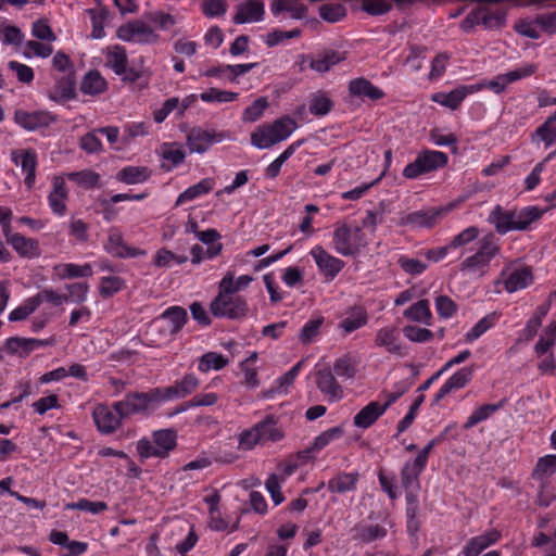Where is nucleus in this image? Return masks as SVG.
<instances>
[{
  "instance_id": "nucleus-1",
  "label": "nucleus",
  "mask_w": 556,
  "mask_h": 556,
  "mask_svg": "<svg viewBox=\"0 0 556 556\" xmlns=\"http://www.w3.org/2000/svg\"><path fill=\"white\" fill-rule=\"evenodd\" d=\"M543 210L536 206L523 207L519 212L505 211L502 206L496 205L491 212L489 220L494 224L498 233H506L510 230H526L530 224L540 219Z\"/></svg>"
},
{
  "instance_id": "nucleus-37",
  "label": "nucleus",
  "mask_w": 556,
  "mask_h": 556,
  "mask_svg": "<svg viewBox=\"0 0 556 556\" xmlns=\"http://www.w3.org/2000/svg\"><path fill=\"white\" fill-rule=\"evenodd\" d=\"M10 242L22 256L33 257L38 255V244L37 241L33 239H27L20 233H15L10 238Z\"/></svg>"
},
{
  "instance_id": "nucleus-64",
  "label": "nucleus",
  "mask_w": 556,
  "mask_h": 556,
  "mask_svg": "<svg viewBox=\"0 0 556 556\" xmlns=\"http://www.w3.org/2000/svg\"><path fill=\"white\" fill-rule=\"evenodd\" d=\"M8 66L10 70H12L16 74L20 81L25 83V84H29L30 81H33L34 71L31 67H29L25 64L18 63L16 61H10Z\"/></svg>"
},
{
  "instance_id": "nucleus-3",
  "label": "nucleus",
  "mask_w": 556,
  "mask_h": 556,
  "mask_svg": "<svg viewBox=\"0 0 556 556\" xmlns=\"http://www.w3.org/2000/svg\"><path fill=\"white\" fill-rule=\"evenodd\" d=\"M177 445V433L173 429H161L152 433V440L141 439L137 443V452L141 458L168 456Z\"/></svg>"
},
{
  "instance_id": "nucleus-58",
  "label": "nucleus",
  "mask_w": 556,
  "mask_h": 556,
  "mask_svg": "<svg viewBox=\"0 0 556 556\" xmlns=\"http://www.w3.org/2000/svg\"><path fill=\"white\" fill-rule=\"evenodd\" d=\"M392 4L388 0H364L363 9L370 15H381L389 12Z\"/></svg>"
},
{
  "instance_id": "nucleus-51",
  "label": "nucleus",
  "mask_w": 556,
  "mask_h": 556,
  "mask_svg": "<svg viewBox=\"0 0 556 556\" xmlns=\"http://www.w3.org/2000/svg\"><path fill=\"white\" fill-rule=\"evenodd\" d=\"M162 157L164 160H167V161H170L172 162V165H165V164H162V168L169 172L173 166H177L179 164H181L185 160V152L179 150V149H172V144H168V143H165L163 147H162Z\"/></svg>"
},
{
  "instance_id": "nucleus-59",
  "label": "nucleus",
  "mask_w": 556,
  "mask_h": 556,
  "mask_svg": "<svg viewBox=\"0 0 556 556\" xmlns=\"http://www.w3.org/2000/svg\"><path fill=\"white\" fill-rule=\"evenodd\" d=\"M494 323V316L488 315L483 317L481 320H479L472 329L467 332L466 340L471 342L476 339H478L480 336H482L488 329H490L493 326Z\"/></svg>"
},
{
  "instance_id": "nucleus-60",
  "label": "nucleus",
  "mask_w": 556,
  "mask_h": 556,
  "mask_svg": "<svg viewBox=\"0 0 556 556\" xmlns=\"http://www.w3.org/2000/svg\"><path fill=\"white\" fill-rule=\"evenodd\" d=\"M384 214V204L381 202L376 210H369L366 213V217L363 219V227L371 228L374 232L378 224L382 223Z\"/></svg>"
},
{
  "instance_id": "nucleus-35",
  "label": "nucleus",
  "mask_w": 556,
  "mask_h": 556,
  "mask_svg": "<svg viewBox=\"0 0 556 556\" xmlns=\"http://www.w3.org/2000/svg\"><path fill=\"white\" fill-rule=\"evenodd\" d=\"M404 317L413 321H424L429 325L431 312L428 300H419L403 313Z\"/></svg>"
},
{
  "instance_id": "nucleus-54",
  "label": "nucleus",
  "mask_w": 556,
  "mask_h": 556,
  "mask_svg": "<svg viewBox=\"0 0 556 556\" xmlns=\"http://www.w3.org/2000/svg\"><path fill=\"white\" fill-rule=\"evenodd\" d=\"M296 147V144H291L275 161H273L266 168V176L269 178L277 177L282 164L294 153Z\"/></svg>"
},
{
  "instance_id": "nucleus-6",
  "label": "nucleus",
  "mask_w": 556,
  "mask_h": 556,
  "mask_svg": "<svg viewBox=\"0 0 556 556\" xmlns=\"http://www.w3.org/2000/svg\"><path fill=\"white\" fill-rule=\"evenodd\" d=\"M447 164V155L440 151L425 150L420 152L414 162L405 166L403 176L415 179L420 175L434 172Z\"/></svg>"
},
{
  "instance_id": "nucleus-7",
  "label": "nucleus",
  "mask_w": 556,
  "mask_h": 556,
  "mask_svg": "<svg viewBox=\"0 0 556 556\" xmlns=\"http://www.w3.org/2000/svg\"><path fill=\"white\" fill-rule=\"evenodd\" d=\"M500 248L492 235L483 238L480 249L462 263V270H484L490 261L498 253Z\"/></svg>"
},
{
  "instance_id": "nucleus-38",
  "label": "nucleus",
  "mask_w": 556,
  "mask_h": 556,
  "mask_svg": "<svg viewBox=\"0 0 556 556\" xmlns=\"http://www.w3.org/2000/svg\"><path fill=\"white\" fill-rule=\"evenodd\" d=\"M106 65L110 66L116 75H123L126 72L127 55L122 47H114L106 54Z\"/></svg>"
},
{
  "instance_id": "nucleus-50",
  "label": "nucleus",
  "mask_w": 556,
  "mask_h": 556,
  "mask_svg": "<svg viewBox=\"0 0 556 556\" xmlns=\"http://www.w3.org/2000/svg\"><path fill=\"white\" fill-rule=\"evenodd\" d=\"M66 509H76L89 511L92 514H99L103 510L108 509V505L105 502H91L89 500L83 498L76 503H68L65 505Z\"/></svg>"
},
{
  "instance_id": "nucleus-55",
  "label": "nucleus",
  "mask_w": 556,
  "mask_h": 556,
  "mask_svg": "<svg viewBox=\"0 0 556 556\" xmlns=\"http://www.w3.org/2000/svg\"><path fill=\"white\" fill-rule=\"evenodd\" d=\"M404 336L413 342H427L433 338V333L427 328H419L416 326H405L403 328Z\"/></svg>"
},
{
  "instance_id": "nucleus-32",
  "label": "nucleus",
  "mask_w": 556,
  "mask_h": 556,
  "mask_svg": "<svg viewBox=\"0 0 556 556\" xmlns=\"http://www.w3.org/2000/svg\"><path fill=\"white\" fill-rule=\"evenodd\" d=\"M252 280L253 278L249 275L240 276L237 280H235L233 274L228 271L220 280L218 289L224 293L236 294L238 291L247 288Z\"/></svg>"
},
{
  "instance_id": "nucleus-13",
  "label": "nucleus",
  "mask_w": 556,
  "mask_h": 556,
  "mask_svg": "<svg viewBox=\"0 0 556 556\" xmlns=\"http://www.w3.org/2000/svg\"><path fill=\"white\" fill-rule=\"evenodd\" d=\"M53 119L50 113L43 111L28 112L25 110H16L14 113L15 123L29 131L48 127Z\"/></svg>"
},
{
  "instance_id": "nucleus-49",
  "label": "nucleus",
  "mask_w": 556,
  "mask_h": 556,
  "mask_svg": "<svg viewBox=\"0 0 556 556\" xmlns=\"http://www.w3.org/2000/svg\"><path fill=\"white\" fill-rule=\"evenodd\" d=\"M421 471L410 466V463H407L403 466L401 471V481L403 488L408 491L410 489H418V476Z\"/></svg>"
},
{
  "instance_id": "nucleus-23",
  "label": "nucleus",
  "mask_w": 556,
  "mask_h": 556,
  "mask_svg": "<svg viewBox=\"0 0 556 556\" xmlns=\"http://www.w3.org/2000/svg\"><path fill=\"white\" fill-rule=\"evenodd\" d=\"M382 414L383 410L381 409L380 404L378 402H370L354 416V426L367 429L374 425Z\"/></svg>"
},
{
  "instance_id": "nucleus-5",
  "label": "nucleus",
  "mask_w": 556,
  "mask_h": 556,
  "mask_svg": "<svg viewBox=\"0 0 556 556\" xmlns=\"http://www.w3.org/2000/svg\"><path fill=\"white\" fill-rule=\"evenodd\" d=\"M210 311L215 317L239 319L247 316L248 304L242 296L224 293L218 289V294L210 304Z\"/></svg>"
},
{
  "instance_id": "nucleus-21",
  "label": "nucleus",
  "mask_w": 556,
  "mask_h": 556,
  "mask_svg": "<svg viewBox=\"0 0 556 556\" xmlns=\"http://www.w3.org/2000/svg\"><path fill=\"white\" fill-rule=\"evenodd\" d=\"M472 91V87L458 86L448 92H438L432 96V100L451 110L459 106L466 96Z\"/></svg>"
},
{
  "instance_id": "nucleus-19",
  "label": "nucleus",
  "mask_w": 556,
  "mask_h": 556,
  "mask_svg": "<svg viewBox=\"0 0 556 556\" xmlns=\"http://www.w3.org/2000/svg\"><path fill=\"white\" fill-rule=\"evenodd\" d=\"M264 5L254 0L247 1L238 7V12L233 16L236 24H243L249 22H258L263 18Z\"/></svg>"
},
{
  "instance_id": "nucleus-48",
  "label": "nucleus",
  "mask_w": 556,
  "mask_h": 556,
  "mask_svg": "<svg viewBox=\"0 0 556 556\" xmlns=\"http://www.w3.org/2000/svg\"><path fill=\"white\" fill-rule=\"evenodd\" d=\"M386 534L387 530L383 527L374 525L359 528L356 538L363 543H369L386 536Z\"/></svg>"
},
{
  "instance_id": "nucleus-10",
  "label": "nucleus",
  "mask_w": 556,
  "mask_h": 556,
  "mask_svg": "<svg viewBox=\"0 0 556 556\" xmlns=\"http://www.w3.org/2000/svg\"><path fill=\"white\" fill-rule=\"evenodd\" d=\"M117 36L124 41H134L138 43H150L157 39L152 28L140 21L130 22L123 25L117 30Z\"/></svg>"
},
{
  "instance_id": "nucleus-52",
  "label": "nucleus",
  "mask_w": 556,
  "mask_h": 556,
  "mask_svg": "<svg viewBox=\"0 0 556 556\" xmlns=\"http://www.w3.org/2000/svg\"><path fill=\"white\" fill-rule=\"evenodd\" d=\"M268 102L266 98L256 99L250 106H248L242 115L245 122H255L258 119L264 111L267 109Z\"/></svg>"
},
{
  "instance_id": "nucleus-8",
  "label": "nucleus",
  "mask_w": 556,
  "mask_h": 556,
  "mask_svg": "<svg viewBox=\"0 0 556 556\" xmlns=\"http://www.w3.org/2000/svg\"><path fill=\"white\" fill-rule=\"evenodd\" d=\"M314 377L317 389L329 402H338L343 399V388L338 382L330 367L316 370Z\"/></svg>"
},
{
  "instance_id": "nucleus-2",
  "label": "nucleus",
  "mask_w": 556,
  "mask_h": 556,
  "mask_svg": "<svg viewBox=\"0 0 556 556\" xmlns=\"http://www.w3.org/2000/svg\"><path fill=\"white\" fill-rule=\"evenodd\" d=\"M162 400H164L163 391L160 388H155L149 392L128 393L124 400L115 402L113 408L121 417L125 418L153 409L155 404Z\"/></svg>"
},
{
  "instance_id": "nucleus-41",
  "label": "nucleus",
  "mask_w": 556,
  "mask_h": 556,
  "mask_svg": "<svg viewBox=\"0 0 556 556\" xmlns=\"http://www.w3.org/2000/svg\"><path fill=\"white\" fill-rule=\"evenodd\" d=\"M367 323V314L361 308L356 307L352 311L351 315L345 317L340 323V328H342L345 332H352Z\"/></svg>"
},
{
  "instance_id": "nucleus-53",
  "label": "nucleus",
  "mask_w": 556,
  "mask_h": 556,
  "mask_svg": "<svg viewBox=\"0 0 556 556\" xmlns=\"http://www.w3.org/2000/svg\"><path fill=\"white\" fill-rule=\"evenodd\" d=\"M67 177L70 180L87 188L96 186L100 178L99 174L89 169L70 173Z\"/></svg>"
},
{
  "instance_id": "nucleus-15",
  "label": "nucleus",
  "mask_w": 556,
  "mask_h": 556,
  "mask_svg": "<svg viewBox=\"0 0 556 556\" xmlns=\"http://www.w3.org/2000/svg\"><path fill=\"white\" fill-rule=\"evenodd\" d=\"M123 418L117 413L114 414L109 407L102 405L98 406L93 412L94 422L103 433L114 432L121 426Z\"/></svg>"
},
{
  "instance_id": "nucleus-18",
  "label": "nucleus",
  "mask_w": 556,
  "mask_h": 556,
  "mask_svg": "<svg viewBox=\"0 0 556 556\" xmlns=\"http://www.w3.org/2000/svg\"><path fill=\"white\" fill-rule=\"evenodd\" d=\"M500 538V531L492 529L481 535L472 538L464 547L463 553L465 556H479L482 551L496 543Z\"/></svg>"
},
{
  "instance_id": "nucleus-11",
  "label": "nucleus",
  "mask_w": 556,
  "mask_h": 556,
  "mask_svg": "<svg viewBox=\"0 0 556 556\" xmlns=\"http://www.w3.org/2000/svg\"><path fill=\"white\" fill-rule=\"evenodd\" d=\"M296 128V123L288 117H281L273 124L262 126L251 135V139H287Z\"/></svg>"
},
{
  "instance_id": "nucleus-4",
  "label": "nucleus",
  "mask_w": 556,
  "mask_h": 556,
  "mask_svg": "<svg viewBox=\"0 0 556 556\" xmlns=\"http://www.w3.org/2000/svg\"><path fill=\"white\" fill-rule=\"evenodd\" d=\"M333 248L342 256H355L367 245L359 227L351 228L346 224L338 225L332 235Z\"/></svg>"
},
{
  "instance_id": "nucleus-22",
  "label": "nucleus",
  "mask_w": 556,
  "mask_h": 556,
  "mask_svg": "<svg viewBox=\"0 0 556 556\" xmlns=\"http://www.w3.org/2000/svg\"><path fill=\"white\" fill-rule=\"evenodd\" d=\"M255 430H257L261 443L267 441L277 442L285 437L283 431L277 427V420L273 415H268L265 419L257 422Z\"/></svg>"
},
{
  "instance_id": "nucleus-40",
  "label": "nucleus",
  "mask_w": 556,
  "mask_h": 556,
  "mask_svg": "<svg viewBox=\"0 0 556 556\" xmlns=\"http://www.w3.org/2000/svg\"><path fill=\"white\" fill-rule=\"evenodd\" d=\"M332 101L325 92H316L309 98V112L314 115H326L332 108Z\"/></svg>"
},
{
  "instance_id": "nucleus-43",
  "label": "nucleus",
  "mask_w": 556,
  "mask_h": 556,
  "mask_svg": "<svg viewBox=\"0 0 556 556\" xmlns=\"http://www.w3.org/2000/svg\"><path fill=\"white\" fill-rule=\"evenodd\" d=\"M332 372L339 378L353 379L356 375L355 363L348 355L340 357L334 362Z\"/></svg>"
},
{
  "instance_id": "nucleus-61",
  "label": "nucleus",
  "mask_w": 556,
  "mask_h": 556,
  "mask_svg": "<svg viewBox=\"0 0 556 556\" xmlns=\"http://www.w3.org/2000/svg\"><path fill=\"white\" fill-rule=\"evenodd\" d=\"M435 307L438 314L443 318L453 316L457 308L455 302L447 295H439L435 299Z\"/></svg>"
},
{
  "instance_id": "nucleus-42",
  "label": "nucleus",
  "mask_w": 556,
  "mask_h": 556,
  "mask_svg": "<svg viewBox=\"0 0 556 556\" xmlns=\"http://www.w3.org/2000/svg\"><path fill=\"white\" fill-rule=\"evenodd\" d=\"M376 343L384 346L390 353H401V346L396 343L395 330L392 328L380 329L376 337Z\"/></svg>"
},
{
  "instance_id": "nucleus-26",
  "label": "nucleus",
  "mask_w": 556,
  "mask_h": 556,
  "mask_svg": "<svg viewBox=\"0 0 556 556\" xmlns=\"http://www.w3.org/2000/svg\"><path fill=\"white\" fill-rule=\"evenodd\" d=\"M359 475L357 472H341L328 481V490L332 493H345L354 491Z\"/></svg>"
},
{
  "instance_id": "nucleus-34",
  "label": "nucleus",
  "mask_w": 556,
  "mask_h": 556,
  "mask_svg": "<svg viewBox=\"0 0 556 556\" xmlns=\"http://www.w3.org/2000/svg\"><path fill=\"white\" fill-rule=\"evenodd\" d=\"M213 179L205 178L202 179L200 182L189 187L187 190H185L182 193H180L177 198L176 205H180L185 202L191 201L195 199L197 197L201 194H205L210 192L213 188Z\"/></svg>"
},
{
  "instance_id": "nucleus-25",
  "label": "nucleus",
  "mask_w": 556,
  "mask_h": 556,
  "mask_svg": "<svg viewBox=\"0 0 556 556\" xmlns=\"http://www.w3.org/2000/svg\"><path fill=\"white\" fill-rule=\"evenodd\" d=\"M532 271L529 267L514 269L504 281L505 289L508 292H515L528 287L532 282Z\"/></svg>"
},
{
  "instance_id": "nucleus-31",
  "label": "nucleus",
  "mask_w": 556,
  "mask_h": 556,
  "mask_svg": "<svg viewBox=\"0 0 556 556\" xmlns=\"http://www.w3.org/2000/svg\"><path fill=\"white\" fill-rule=\"evenodd\" d=\"M160 318L167 320L170 325V333L179 332L188 320V313L181 306H170L165 309Z\"/></svg>"
},
{
  "instance_id": "nucleus-29",
  "label": "nucleus",
  "mask_w": 556,
  "mask_h": 556,
  "mask_svg": "<svg viewBox=\"0 0 556 556\" xmlns=\"http://www.w3.org/2000/svg\"><path fill=\"white\" fill-rule=\"evenodd\" d=\"M67 197L65 181L56 177L53 181V190L49 194V204L52 211L59 215H63L66 211V205L64 203Z\"/></svg>"
},
{
  "instance_id": "nucleus-20",
  "label": "nucleus",
  "mask_w": 556,
  "mask_h": 556,
  "mask_svg": "<svg viewBox=\"0 0 556 556\" xmlns=\"http://www.w3.org/2000/svg\"><path fill=\"white\" fill-rule=\"evenodd\" d=\"M48 341L38 339H27L20 337H12L5 341V349L11 354H18L20 356H27L31 351L39 346L47 345Z\"/></svg>"
},
{
  "instance_id": "nucleus-17",
  "label": "nucleus",
  "mask_w": 556,
  "mask_h": 556,
  "mask_svg": "<svg viewBox=\"0 0 556 556\" xmlns=\"http://www.w3.org/2000/svg\"><path fill=\"white\" fill-rule=\"evenodd\" d=\"M105 250L115 257H134L143 253L139 249L128 247L117 230H111Z\"/></svg>"
},
{
  "instance_id": "nucleus-9",
  "label": "nucleus",
  "mask_w": 556,
  "mask_h": 556,
  "mask_svg": "<svg viewBox=\"0 0 556 556\" xmlns=\"http://www.w3.org/2000/svg\"><path fill=\"white\" fill-rule=\"evenodd\" d=\"M447 211V207H431L428 210L413 212L403 215L399 220V225L413 226L419 228H431Z\"/></svg>"
},
{
  "instance_id": "nucleus-63",
  "label": "nucleus",
  "mask_w": 556,
  "mask_h": 556,
  "mask_svg": "<svg viewBox=\"0 0 556 556\" xmlns=\"http://www.w3.org/2000/svg\"><path fill=\"white\" fill-rule=\"evenodd\" d=\"M122 285L123 282L118 277H103L99 292L103 298H109L121 290Z\"/></svg>"
},
{
  "instance_id": "nucleus-27",
  "label": "nucleus",
  "mask_w": 556,
  "mask_h": 556,
  "mask_svg": "<svg viewBox=\"0 0 556 556\" xmlns=\"http://www.w3.org/2000/svg\"><path fill=\"white\" fill-rule=\"evenodd\" d=\"M342 60L343 58L340 53L329 51L319 55L317 59H304L302 62V70H304V65L307 63L309 68L318 73H325Z\"/></svg>"
},
{
  "instance_id": "nucleus-16",
  "label": "nucleus",
  "mask_w": 556,
  "mask_h": 556,
  "mask_svg": "<svg viewBox=\"0 0 556 556\" xmlns=\"http://www.w3.org/2000/svg\"><path fill=\"white\" fill-rule=\"evenodd\" d=\"M472 376V369L469 367H464L457 372H455L448 380L441 387L439 392L435 394L433 403H439L442 399H444L448 393H451L455 389L464 388Z\"/></svg>"
},
{
  "instance_id": "nucleus-36",
  "label": "nucleus",
  "mask_w": 556,
  "mask_h": 556,
  "mask_svg": "<svg viewBox=\"0 0 556 556\" xmlns=\"http://www.w3.org/2000/svg\"><path fill=\"white\" fill-rule=\"evenodd\" d=\"M105 88V79L98 72H89L80 85V90L86 94H98L103 92Z\"/></svg>"
},
{
  "instance_id": "nucleus-45",
  "label": "nucleus",
  "mask_w": 556,
  "mask_h": 556,
  "mask_svg": "<svg viewBox=\"0 0 556 556\" xmlns=\"http://www.w3.org/2000/svg\"><path fill=\"white\" fill-rule=\"evenodd\" d=\"M238 97V93L220 90L217 88H210L208 90L202 92L200 94V98L203 102H217V103H225V102H231L236 100Z\"/></svg>"
},
{
  "instance_id": "nucleus-12",
  "label": "nucleus",
  "mask_w": 556,
  "mask_h": 556,
  "mask_svg": "<svg viewBox=\"0 0 556 556\" xmlns=\"http://www.w3.org/2000/svg\"><path fill=\"white\" fill-rule=\"evenodd\" d=\"M311 255L315 260V263L319 270L330 279H333L343 268L344 262L329 252L323 247L316 245L312 249Z\"/></svg>"
},
{
  "instance_id": "nucleus-47",
  "label": "nucleus",
  "mask_w": 556,
  "mask_h": 556,
  "mask_svg": "<svg viewBox=\"0 0 556 556\" xmlns=\"http://www.w3.org/2000/svg\"><path fill=\"white\" fill-rule=\"evenodd\" d=\"M323 323L324 317H318L305 324L299 336L300 341L303 344L311 343L319 334V329Z\"/></svg>"
},
{
  "instance_id": "nucleus-39",
  "label": "nucleus",
  "mask_w": 556,
  "mask_h": 556,
  "mask_svg": "<svg viewBox=\"0 0 556 556\" xmlns=\"http://www.w3.org/2000/svg\"><path fill=\"white\" fill-rule=\"evenodd\" d=\"M228 359L222 354L208 352L202 355L199 363V369L207 372L211 369L220 370L228 365Z\"/></svg>"
},
{
  "instance_id": "nucleus-24",
  "label": "nucleus",
  "mask_w": 556,
  "mask_h": 556,
  "mask_svg": "<svg viewBox=\"0 0 556 556\" xmlns=\"http://www.w3.org/2000/svg\"><path fill=\"white\" fill-rule=\"evenodd\" d=\"M199 386V379L193 375H186L179 382L166 388L163 391L164 400L173 397H184L192 393Z\"/></svg>"
},
{
  "instance_id": "nucleus-28",
  "label": "nucleus",
  "mask_w": 556,
  "mask_h": 556,
  "mask_svg": "<svg viewBox=\"0 0 556 556\" xmlns=\"http://www.w3.org/2000/svg\"><path fill=\"white\" fill-rule=\"evenodd\" d=\"M349 90L351 94L356 97H367L370 100H378L383 97V91L374 86L369 80L357 78L350 83Z\"/></svg>"
},
{
  "instance_id": "nucleus-46",
  "label": "nucleus",
  "mask_w": 556,
  "mask_h": 556,
  "mask_svg": "<svg viewBox=\"0 0 556 556\" xmlns=\"http://www.w3.org/2000/svg\"><path fill=\"white\" fill-rule=\"evenodd\" d=\"M343 433L344 431L341 427L330 428L315 438L312 448L318 452L327 446L332 440L341 438Z\"/></svg>"
},
{
  "instance_id": "nucleus-14",
  "label": "nucleus",
  "mask_w": 556,
  "mask_h": 556,
  "mask_svg": "<svg viewBox=\"0 0 556 556\" xmlns=\"http://www.w3.org/2000/svg\"><path fill=\"white\" fill-rule=\"evenodd\" d=\"M12 161L16 165H20L24 172H26L25 185L28 189H31L35 185L36 179V153L30 149L15 150L12 152Z\"/></svg>"
},
{
  "instance_id": "nucleus-33",
  "label": "nucleus",
  "mask_w": 556,
  "mask_h": 556,
  "mask_svg": "<svg viewBox=\"0 0 556 556\" xmlns=\"http://www.w3.org/2000/svg\"><path fill=\"white\" fill-rule=\"evenodd\" d=\"M556 472V455H546L539 458L531 477L534 480L546 481L548 477Z\"/></svg>"
},
{
  "instance_id": "nucleus-30",
  "label": "nucleus",
  "mask_w": 556,
  "mask_h": 556,
  "mask_svg": "<svg viewBox=\"0 0 556 556\" xmlns=\"http://www.w3.org/2000/svg\"><path fill=\"white\" fill-rule=\"evenodd\" d=\"M151 170L144 166H127L121 169L116 178L127 185L140 184L149 179Z\"/></svg>"
},
{
  "instance_id": "nucleus-57",
  "label": "nucleus",
  "mask_w": 556,
  "mask_h": 556,
  "mask_svg": "<svg viewBox=\"0 0 556 556\" xmlns=\"http://www.w3.org/2000/svg\"><path fill=\"white\" fill-rule=\"evenodd\" d=\"M424 401H425V395H422V394L418 395L415 399V401L412 404V406L409 407V410L406 414V416L399 422L397 433L404 432L413 424V421L416 417V413L419 409L420 405L424 403Z\"/></svg>"
},
{
  "instance_id": "nucleus-56",
  "label": "nucleus",
  "mask_w": 556,
  "mask_h": 556,
  "mask_svg": "<svg viewBox=\"0 0 556 556\" xmlns=\"http://www.w3.org/2000/svg\"><path fill=\"white\" fill-rule=\"evenodd\" d=\"M320 16L330 23L340 21L344 14V8L341 4H324L319 9Z\"/></svg>"
},
{
  "instance_id": "nucleus-44",
  "label": "nucleus",
  "mask_w": 556,
  "mask_h": 556,
  "mask_svg": "<svg viewBox=\"0 0 556 556\" xmlns=\"http://www.w3.org/2000/svg\"><path fill=\"white\" fill-rule=\"evenodd\" d=\"M548 309L549 305H540L533 316L528 320L525 329L527 340H531L536 334L538 329L541 327L542 320L546 316Z\"/></svg>"
},
{
  "instance_id": "nucleus-62",
  "label": "nucleus",
  "mask_w": 556,
  "mask_h": 556,
  "mask_svg": "<svg viewBox=\"0 0 556 556\" xmlns=\"http://www.w3.org/2000/svg\"><path fill=\"white\" fill-rule=\"evenodd\" d=\"M536 503L540 506L547 507L555 498V489L547 481H540Z\"/></svg>"
}]
</instances>
